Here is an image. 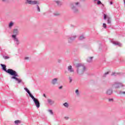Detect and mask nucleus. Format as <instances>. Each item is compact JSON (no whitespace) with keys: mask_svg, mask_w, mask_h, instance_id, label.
I'll use <instances>...</instances> for the list:
<instances>
[{"mask_svg":"<svg viewBox=\"0 0 125 125\" xmlns=\"http://www.w3.org/2000/svg\"><path fill=\"white\" fill-rule=\"evenodd\" d=\"M0 66H2V70H3V71H5L6 73H7L9 75H11V76L18 77V74H17V72H16V71L11 69H8L6 70V65H5V64H0Z\"/></svg>","mask_w":125,"mask_h":125,"instance_id":"f257e3e1","label":"nucleus"},{"mask_svg":"<svg viewBox=\"0 0 125 125\" xmlns=\"http://www.w3.org/2000/svg\"><path fill=\"white\" fill-rule=\"evenodd\" d=\"M76 67L77 68V74L78 75H82L85 70V67L81 63L76 64Z\"/></svg>","mask_w":125,"mask_h":125,"instance_id":"f03ea898","label":"nucleus"},{"mask_svg":"<svg viewBox=\"0 0 125 125\" xmlns=\"http://www.w3.org/2000/svg\"><path fill=\"white\" fill-rule=\"evenodd\" d=\"M31 98L32 99H33L35 103V106H36L37 108H40L41 105L39 100L37 99H36V98H35L34 96H33Z\"/></svg>","mask_w":125,"mask_h":125,"instance_id":"7ed1b4c3","label":"nucleus"},{"mask_svg":"<svg viewBox=\"0 0 125 125\" xmlns=\"http://www.w3.org/2000/svg\"><path fill=\"white\" fill-rule=\"evenodd\" d=\"M25 3H28V4H39V1L26 0Z\"/></svg>","mask_w":125,"mask_h":125,"instance_id":"20e7f679","label":"nucleus"},{"mask_svg":"<svg viewBox=\"0 0 125 125\" xmlns=\"http://www.w3.org/2000/svg\"><path fill=\"white\" fill-rule=\"evenodd\" d=\"M114 86L115 88H119V87H122V86H123V85L121 83H118L115 84Z\"/></svg>","mask_w":125,"mask_h":125,"instance_id":"39448f33","label":"nucleus"},{"mask_svg":"<svg viewBox=\"0 0 125 125\" xmlns=\"http://www.w3.org/2000/svg\"><path fill=\"white\" fill-rule=\"evenodd\" d=\"M47 102L50 105H53V104H54V101H53L52 100L50 99H48L47 100Z\"/></svg>","mask_w":125,"mask_h":125,"instance_id":"423d86ee","label":"nucleus"},{"mask_svg":"<svg viewBox=\"0 0 125 125\" xmlns=\"http://www.w3.org/2000/svg\"><path fill=\"white\" fill-rule=\"evenodd\" d=\"M25 90L27 92V93H28L29 96H30L31 98L33 97V95H32V94H31V92H30V91L29 90V89H28V88H24Z\"/></svg>","mask_w":125,"mask_h":125,"instance_id":"0eeeda50","label":"nucleus"},{"mask_svg":"<svg viewBox=\"0 0 125 125\" xmlns=\"http://www.w3.org/2000/svg\"><path fill=\"white\" fill-rule=\"evenodd\" d=\"M68 70L70 72V73H73L74 72V70L73 69V68H72V66L69 65L68 68Z\"/></svg>","mask_w":125,"mask_h":125,"instance_id":"6e6552de","label":"nucleus"},{"mask_svg":"<svg viewBox=\"0 0 125 125\" xmlns=\"http://www.w3.org/2000/svg\"><path fill=\"white\" fill-rule=\"evenodd\" d=\"M57 78H55L52 81V84H56L57 83V81H58Z\"/></svg>","mask_w":125,"mask_h":125,"instance_id":"1a4fd4ad","label":"nucleus"},{"mask_svg":"<svg viewBox=\"0 0 125 125\" xmlns=\"http://www.w3.org/2000/svg\"><path fill=\"white\" fill-rule=\"evenodd\" d=\"M112 93H113V90L111 89H109L106 91V94H108V95H111Z\"/></svg>","mask_w":125,"mask_h":125,"instance_id":"9d476101","label":"nucleus"},{"mask_svg":"<svg viewBox=\"0 0 125 125\" xmlns=\"http://www.w3.org/2000/svg\"><path fill=\"white\" fill-rule=\"evenodd\" d=\"M54 0V1H55V2H56V3H57L58 5H61V4H62V3L59 0Z\"/></svg>","mask_w":125,"mask_h":125,"instance_id":"9b49d317","label":"nucleus"},{"mask_svg":"<svg viewBox=\"0 0 125 125\" xmlns=\"http://www.w3.org/2000/svg\"><path fill=\"white\" fill-rule=\"evenodd\" d=\"M13 33L14 35H17V34L19 33V31H18V29H14Z\"/></svg>","mask_w":125,"mask_h":125,"instance_id":"f8f14e48","label":"nucleus"},{"mask_svg":"<svg viewBox=\"0 0 125 125\" xmlns=\"http://www.w3.org/2000/svg\"><path fill=\"white\" fill-rule=\"evenodd\" d=\"M72 8L74 12L77 13V12H79V10L78 9H75V6H72Z\"/></svg>","mask_w":125,"mask_h":125,"instance_id":"ddd939ff","label":"nucleus"},{"mask_svg":"<svg viewBox=\"0 0 125 125\" xmlns=\"http://www.w3.org/2000/svg\"><path fill=\"white\" fill-rule=\"evenodd\" d=\"M15 42H16V44L18 45L19 43H20V42H19V40L18 38H15Z\"/></svg>","mask_w":125,"mask_h":125,"instance_id":"4468645a","label":"nucleus"},{"mask_svg":"<svg viewBox=\"0 0 125 125\" xmlns=\"http://www.w3.org/2000/svg\"><path fill=\"white\" fill-rule=\"evenodd\" d=\"M21 121L20 120H16L15 121V125H18V124H21Z\"/></svg>","mask_w":125,"mask_h":125,"instance_id":"2eb2a0df","label":"nucleus"},{"mask_svg":"<svg viewBox=\"0 0 125 125\" xmlns=\"http://www.w3.org/2000/svg\"><path fill=\"white\" fill-rule=\"evenodd\" d=\"M87 62H92V57L88 58L87 59Z\"/></svg>","mask_w":125,"mask_h":125,"instance_id":"dca6fc26","label":"nucleus"},{"mask_svg":"<svg viewBox=\"0 0 125 125\" xmlns=\"http://www.w3.org/2000/svg\"><path fill=\"white\" fill-rule=\"evenodd\" d=\"M63 106L66 108H68L69 107V104L67 103H65L63 104Z\"/></svg>","mask_w":125,"mask_h":125,"instance_id":"f3484780","label":"nucleus"},{"mask_svg":"<svg viewBox=\"0 0 125 125\" xmlns=\"http://www.w3.org/2000/svg\"><path fill=\"white\" fill-rule=\"evenodd\" d=\"M107 23H108V24H110V23H111V18H110V17L108 18Z\"/></svg>","mask_w":125,"mask_h":125,"instance_id":"a211bd4d","label":"nucleus"},{"mask_svg":"<svg viewBox=\"0 0 125 125\" xmlns=\"http://www.w3.org/2000/svg\"><path fill=\"white\" fill-rule=\"evenodd\" d=\"M120 94H121V95H125V91H121L120 92Z\"/></svg>","mask_w":125,"mask_h":125,"instance_id":"6ab92c4d","label":"nucleus"},{"mask_svg":"<svg viewBox=\"0 0 125 125\" xmlns=\"http://www.w3.org/2000/svg\"><path fill=\"white\" fill-rule=\"evenodd\" d=\"M12 26H13V22H11L9 24V27L11 28V27H12Z\"/></svg>","mask_w":125,"mask_h":125,"instance_id":"aec40b11","label":"nucleus"},{"mask_svg":"<svg viewBox=\"0 0 125 125\" xmlns=\"http://www.w3.org/2000/svg\"><path fill=\"white\" fill-rule=\"evenodd\" d=\"M16 81H17L19 83H21V82L22 81L21 80L18 78H17V80H16Z\"/></svg>","mask_w":125,"mask_h":125,"instance_id":"412c9836","label":"nucleus"},{"mask_svg":"<svg viewBox=\"0 0 125 125\" xmlns=\"http://www.w3.org/2000/svg\"><path fill=\"white\" fill-rule=\"evenodd\" d=\"M37 10L38 12H41V9L40 8V6H39V5H37Z\"/></svg>","mask_w":125,"mask_h":125,"instance_id":"4be33fe9","label":"nucleus"},{"mask_svg":"<svg viewBox=\"0 0 125 125\" xmlns=\"http://www.w3.org/2000/svg\"><path fill=\"white\" fill-rule=\"evenodd\" d=\"M16 36H17L16 34L12 35V37L14 39L15 41V39H17V38H16Z\"/></svg>","mask_w":125,"mask_h":125,"instance_id":"5701e85b","label":"nucleus"},{"mask_svg":"<svg viewBox=\"0 0 125 125\" xmlns=\"http://www.w3.org/2000/svg\"><path fill=\"white\" fill-rule=\"evenodd\" d=\"M16 77H17V76H13V77L11 78V79H14V80H17V78Z\"/></svg>","mask_w":125,"mask_h":125,"instance_id":"b1692460","label":"nucleus"},{"mask_svg":"<svg viewBox=\"0 0 125 125\" xmlns=\"http://www.w3.org/2000/svg\"><path fill=\"white\" fill-rule=\"evenodd\" d=\"M104 28V29H106L107 28V26L106 25V23H103V25Z\"/></svg>","mask_w":125,"mask_h":125,"instance_id":"393cba45","label":"nucleus"},{"mask_svg":"<svg viewBox=\"0 0 125 125\" xmlns=\"http://www.w3.org/2000/svg\"><path fill=\"white\" fill-rule=\"evenodd\" d=\"M83 39H84V37L81 36L79 38V40H80V41H82V40H83Z\"/></svg>","mask_w":125,"mask_h":125,"instance_id":"a878e982","label":"nucleus"},{"mask_svg":"<svg viewBox=\"0 0 125 125\" xmlns=\"http://www.w3.org/2000/svg\"><path fill=\"white\" fill-rule=\"evenodd\" d=\"M75 92H76V94H77V95H79V94H80L79 93V90H78V89L76 90Z\"/></svg>","mask_w":125,"mask_h":125,"instance_id":"bb28decb","label":"nucleus"},{"mask_svg":"<svg viewBox=\"0 0 125 125\" xmlns=\"http://www.w3.org/2000/svg\"><path fill=\"white\" fill-rule=\"evenodd\" d=\"M55 16H58L59 15H60V13H55Z\"/></svg>","mask_w":125,"mask_h":125,"instance_id":"cd10ccee","label":"nucleus"},{"mask_svg":"<svg viewBox=\"0 0 125 125\" xmlns=\"http://www.w3.org/2000/svg\"><path fill=\"white\" fill-rule=\"evenodd\" d=\"M107 18V15L106 14H104V20H106V19Z\"/></svg>","mask_w":125,"mask_h":125,"instance_id":"c85d7f7f","label":"nucleus"},{"mask_svg":"<svg viewBox=\"0 0 125 125\" xmlns=\"http://www.w3.org/2000/svg\"><path fill=\"white\" fill-rule=\"evenodd\" d=\"M49 112L51 114V115H53V112H52L51 110H49Z\"/></svg>","mask_w":125,"mask_h":125,"instance_id":"c756f323","label":"nucleus"},{"mask_svg":"<svg viewBox=\"0 0 125 125\" xmlns=\"http://www.w3.org/2000/svg\"><path fill=\"white\" fill-rule=\"evenodd\" d=\"M69 80L70 81L69 83H72V78L71 77H69Z\"/></svg>","mask_w":125,"mask_h":125,"instance_id":"7c9ffc66","label":"nucleus"},{"mask_svg":"<svg viewBox=\"0 0 125 125\" xmlns=\"http://www.w3.org/2000/svg\"><path fill=\"white\" fill-rule=\"evenodd\" d=\"M101 1L98 0V2H97V4H101Z\"/></svg>","mask_w":125,"mask_h":125,"instance_id":"2f4dec72","label":"nucleus"},{"mask_svg":"<svg viewBox=\"0 0 125 125\" xmlns=\"http://www.w3.org/2000/svg\"><path fill=\"white\" fill-rule=\"evenodd\" d=\"M9 58V57H8V56H5V59H8Z\"/></svg>","mask_w":125,"mask_h":125,"instance_id":"473e14b6","label":"nucleus"},{"mask_svg":"<svg viewBox=\"0 0 125 125\" xmlns=\"http://www.w3.org/2000/svg\"><path fill=\"white\" fill-rule=\"evenodd\" d=\"M79 3H79V2H76V3H75V5H78V4H79Z\"/></svg>","mask_w":125,"mask_h":125,"instance_id":"72a5a7b5","label":"nucleus"},{"mask_svg":"<svg viewBox=\"0 0 125 125\" xmlns=\"http://www.w3.org/2000/svg\"><path fill=\"white\" fill-rule=\"evenodd\" d=\"M113 44H119V42H117V43H115V42H113Z\"/></svg>","mask_w":125,"mask_h":125,"instance_id":"f704fd0d","label":"nucleus"},{"mask_svg":"<svg viewBox=\"0 0 125 125\" xmlns=\"http://www.w3.org/2000/svg\"><path fill=\"white\" fill-rule=\"evenodd\" d=\"M109 101H113V99H109Z\"/></svg>","mask_w":125,"mask_h":125,"instance_id":"c9c22d12","label":"nucleus"},{"mask_svg":"<svg viewBox=\"0 0 125 125\" xmlns=\"http://www.w3.org/2000/svg\"><path fill=\"white\" fill-rule=\"evenodd\" d=\"M62 86H61L60 87H59V89H62Z\"/></svg>","mask_w":125,"mask_h":125,"instance_id":"e433bc0d","label":"nucleus"},{"mask_svg":"<svg viewBox=\"0 0 125 125\" xmlns=\"http://www.w3.org/2000/svg\"><path fill=\"white\" fill-rule=\"evenodd\" d=\"M43 96H44V97L46 98V96L45 95V94H43Z\"/></svg>","mask_w":125,"mask_h":125,"instance_id":"4c0bfd02","label":"nucleus"},{"mask_svg":"<svg viewBox=\"0 0 125 125\" xmlns=\"http://www.w3.org/2000/svg\"><path fill=\"white\" fill-rule=\"evenodd\" d=\"M25 59L26 60H27V59H29V57H26V58H25Z\"/></svg>","mask_w":125,"mask_h":125,"instance_id":"58836bf2","label":"nucleus"},{"mask_svg":"<svg viewBox=\"0 0 125 125\" xmlns=\"http://www.w3.org/2000/svg\"><path fill=\"white\" fill-rule=\"evenodd\" d=\"M115 74H116V73H112V74H111V75H112V76H114V75H115Z\"/></svg>","mask_w":125,"mask_h":125,"instance_id":"ea45409f","label":"nucleus"},{"mask_svg":"<svg viewBox=\"0 0 125 125\" xmlns=\"http://www.w3.org/2000/svg\"><path fill=\"white\" fill-rule=\"evenodd\" d=\"M65 119H66V120H68L69 119V118L67 117H65Z\"/></svg>","mask_w":125,"mask_h":125,"instance_id":"a19ab883","label":"nucleus"},{"mask_svg":"<svg viewBox=\"0 0 125 125\" xmlns=\"http://www.w3.org/2000/svg\"><path fill=\"white\" fill-rule=\"evenodd\" d=\"M7 0H1L2 1H6Z\"/></svg>","mask_w":125,"mask_h":125,"instance_id":"79ce46f5","label":"nucleus"},{"mask_svg":"<svg viewBox=\"0 0 125 125\" xmlns=\"http://www.w3.org/2000/svg\"><path fill=\"white\" fill-rule=\"evenodd\" d=\"M108 74H109V72L105 73V75H108Z\"/></svg>","mask_w":125,"mask_h":125,"instance_id":"37998d69","label":"nucleus"},{"mask_svg":"<svg viewBox=\"0 0 125 125\" xmlns=\"http://www.w3.org/2000/svg\"><path fill=\"white\" fill-rule=\"evenodd\" d=\"M110 4H113V2H110Z\"/></svg>","mask_w":125,"mask_h":125,"instance_id":"c03bdc74","label":"nucleus"}]
</instances>
